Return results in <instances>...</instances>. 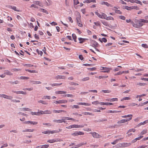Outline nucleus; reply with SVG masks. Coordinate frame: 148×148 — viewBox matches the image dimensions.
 I'll return each mask as SVG.
<instances>
[{
	"mask_svg": "<svg viewBox=\"0 0 148 148\" xmlns=\"http://www.w3.org/2000/svg\"><path fill=\"white\" fill-rule=\"evenodd\" d=\"M148 123V120H147L145 121H144L143 122H141V123H140L137 125V126L138 127H139L141 125H144L145 124L147 123Z\"/></svg>",
	"mask_w": 148,
	"mask_h": 148,
	"instance_id": "obj_16",
	"label": "nucleus"
},
{
	"mask_svg": "<svg viewBox=\"0 0 148 148\" xmlns=\"http://www.w3.org/2000/svg\"><path fill=\"white\" fill-rule=\"evenodd\" d=\"M86 142H85V143H80L77 145H76V147H75L74 148H78L83 145H86Z\"/></svg>",
	"mask_w": 148,
	"mask_h": 148,
	"instance_id": "obj_12",
	"label": "nucleus"
},
{
	"mask_svg": "<svg viewBox=\"0 0 148 148\" xmlns=\"http://www.w3.org/2000/svg\"><path fill=\"white\" fill-rule=\"evenodd\" d=\"M31 82H32L33 84H41V82L40 81H30Z\"/></svg>",
	"mask_w": 148,
	"mask_h": 148,
	"instance_id": "obj_15",
	"label": "nucleus"
},
{
	"mask_svg": "<svg viewBox=\"0 0 148 148\" xmlns=\"http://www.w3.org/2000/svg\"><path fill=\"white\" fill-rule=\"evenodd\" d=\"M114 9H113V10L115 11L116 13L120 14H122V12H121L120 10H118L117 8H116V7H114Z\"/></svg>",
	"mask_w": 148,
	"mask_h": 148,
	"instance_id": "obj_7",
	"label": "nucleus"
},
{
	"mask_svg": "<svg viewBox=\"0 0 148 148\" xmlns=\"http://www.w3.org/2000/svg\"><path fill=\"white\" fill-rule=\"evenodd\" d=\"M126 122L125 121V119H122L120 121H118L117 123L118 124L119 123H123Z\"/></svg>",
	"mask_w": 148,
	"mask_h": 148,
	"instance_id": "obj_35",
	"label": "nucleus"
},
{
	"mask_svg": "<svg viewBox=\"0 0 148 148\" xmlns=\"http://www.w3.org/2000/svg\"><path fill=\"white\" fill-rule=\"evenodd\" d=\"M68 118V117H63L62 119H61L62 122H64V123H65L66 122V121H65V120H67V119L66 118Z\"/></svg>",
	"mask_w": 148,
	"mask_h": 148,
	"instance_id": "obj_49",
	"label": "nucleus"
},
{
	"mask_svg": "<svg viewBox=\"0 0 148 148\" xmlns=\"http://www.w3.org/2000/svg\"><path fill=\"white\" fill-rule=\"evenodd\" d=\"M134 21L135 24L138 26L137 27H136V28H138L139 27L142 26L143 25V23L141 22V19L138 20L136 19H134Z\"/></svg>",
	"mask_w": 148,
	"mask_h": 148,
	"instance_id": "obj_1",
	"label": "nucleus"
},
{
	"mask_svg": "<svg viewBox=\"0 0 148 148\" xmlns=\"http://www.w3.org/2000/svg\"><path fill=\"white\" fill-rule=\"evenodd\" d=\"M53 122H57L58 123H62V121L61 120H61H53Z\"/></svg>",
	"mask_w": 148,
	"mask_h": 148,
	"instance_id": "obj_38",
	"label": "nucleus"
},
{
	"mask_svg": "<svg viewBox=\"0 0 148 148\" xmlns=\"http://www.w3.org/2000/svg\"><path fill=\"white\" fill-rule=\"evenodd\" d=\"M83 114L84 115H92V116L94 115V114H92V113L89 112H84Z\"/></svg>",
	"mask_w": 148,
	"mask_h": 148,
	"instance_id": "obj_31",
	"label": "nucleus"
},
{
	"mask_svg": "<svg viewBox=\"0 0 148 148\" xmlns=\"http://www.w3.org/2000/svg\"><path fill=\"white\" fill-rule=\"evenodd\" d=\"M92 104L95 105L99 104H100V102L98 101H96L92 102Z\"/></svg>",
	"mask_w": 148,
	"mask_h": 148,
	"instance_id": "obj_39",
	"label": "nucleus"
},
{
	"mask_svg": "<svg viewBox=\"0 0 148 148\" xmlns=\"http://www.w3.org/2000/svg\"><path fill=\"white\" fill-rule=\"evenodd\" d=\"M125 8L127 10H131V7H129L127 6H125Z\"/></svg>",
	"mask_w": 148,
	"mask_h": 148,
	"instance_id": "obj_58",
	"label": "nucleus"
},
{
	"mask_svg": "<svg viewBox=\"0 0 148 148\" xmlns=\"http://www.w3.org/2000/svg\"><path fill=\"white\" fill-rule=\"evenodd\" d=\"M34 130V129H28L25 130H23V132H33Z\"/></svg>",
	"mask_w": 148,
	"mask_h": 148,
	"instance_id": "obj_19",
	"label": "nucleus"
},
{
	"mask_svg": "<svg viewBox=\"0 0 148 148\" xmlns=\"http://www.w3.org/2000/svg\"><path fill=\"white\" fill-rule=\"evenodd\" d=\"M84 127V126L83 125H75V128H80V127Z\"/></svg>",
	"mask_w": 148,
	"mask_h": 148,
	"instance_id": "obj_52",
	"label": "nucleus"
},
{
	"mask_svg": "<svg viewBox=\"0 0 148 148\" xmlns=\"http://www.w3.org/2000/svg\"><path fill=\"white\" fill-rule=\"evenodd\" d=\"M95 14L98 16V17H99V18H102V14H100L98 12H95Z\"/></svg>",
	"mask_w": 148,
	"mask_h": 148,
	"instance_id": "obj_30",
	"label": "nucleus"
},
{
	"mask_svg": "<svg viewBox=\"0 0 148 148\" xmlns=\"http://www.w3.org/2000/svg\"><path fill=\"white\" fill-rule=\"evenodd\" d=\"M88 3L91 2L96 3V1L95 0H88Z\"/></svg>",
	"mask_w": 148,
	"mask_h": 148,
	"instance_id": "obj_62",
	"label": "nucleus"
},
{
	"mask_svg": "<svg viewBox=\"0 0 148 148\" xmlns=\"http://www.w3.org/2000/svg\"><path fill=\"white\" fill-rule=\"evenodd\" d=\"M20 79H29V77H26L21 76L20 77Z\"/></svg>",
	"mask_w": 148,
	"mask_h": 148,
	"instance_id": "obj_42",
	"label": "nucleus"
},
{
	"mask_svg": "<svg viewBox=\"0 0 148 148\" xmlns=\"http://www.w3.org/2000/svg\"><path fill=\"white\" fill-rule=\"evenodd\" d=\"M40 11L41 12L45 13L47 14H48V12L47 11L44 9L40 8Z\"/></svg>",
	"mask_w": 148,
	"mask_h": 148,
	"instance_id": "obj_23",
	"label": "nucleus"
},
{
	"mask_svg": "<svg viewBox=\"0 0 148 148\" xmlns=\"http://www.w3.org/2000/svg\"><path fill=\"white\" fill-rule=\"evenodd\" d=\"M20 70V69H13L12 70V71H17Z\"/></svg>",
	"mask_w": 148,
	"mask_h": 148,
	"instance_id": "obj_57",
	"label": "nucleus"
},
{
	"mask_svg": "<svg viewBox=\"0 0 148 148\" xmlns=\"http://www.w3.org/2000/svg\"><path fill=\"white\" fill-rule=\"evenodd\" d=\"M101 13L102 14L101 15L102 17V18H104L106 19V17L107 16L106 14H105L103 12H101Z\"/></svg>",
	"mask_w": 148,
	"mask_h": 148,
	"instance_id": "obj_25",
	"label": "nucleus"
},
{
	"mask_svg": "<svg viewBox=\"0 0 148 148\" xmlns=\"http://www.w3.org/2000/svg\"><path fill=\"white\" fill-rule=\"evenodd\" d=\"M130 145V143H120L119 144V146L121 147H126L127 146H129Z\"/></svg>",
	"mask_w": 148,
	"mask_h": 148,
	"instance_id": "obj_5",
	"label": "nucleus"
},
{
	"mask_svg": "<svg viewBox=\"0 0 148 148\" xmlns=\"http://www.w3.org/2000/svg\"><path fill=\"white\" fill-rule=\"evenodd\" d=\"M147 131L146 130H143L140 133V134L141 135H143L147 133Z\"/></svg>",
	"mask_w": 148,
	"mask_h": 148,
	"instance_id": "obj_59",
	"label": "nucleus"
},
{
	"mask_svg": "<svg viewBox=\"0 0 148 148\" xmlns=\"http://www.w3.org/2000/svg\"><path fill=\"white\" fill-rule=\"evenodd\" d=\"M49 147L48 145H45L41 146V148H47Z\"/></svg>",
	"mask_w": 148,
	"mask_h": 148,
	"instance_id": "obj_41",
	"label": "nucleus"
},
{
	"mask_svg": "<svg viewBox=\"0 0 148 148\" xmlns=\"http://www.w3.org/2000/svg\"><path fill=\"white\" fill-rule=\"evenodd\" d=\"M130 23H131L132 24L133 26L134 27H135V28L137 27L138 26L136 24H135L134 23V22L133 21H132L131 20V22H130Z\"/></svg>",
	"mask_w": 148,
	"mask_h": 148,
	"instance_id": "obj_33",
	"label": "nucleus"
},
{
	"mask_svg": "<svg viewBox=\"0 0 148 148\" xmlns=\"http://www.w3.org/2000/svg\"><path fill=\"white\" fill-rule=\"evenodd\" d=\"M132 114H129L127 115H126L125 116H122L123 118H126V117H132Z\"/></svg>",
	"mask_w": 148,
	"mask_h": 148,
	"instance_id": "obj_46",
	"label": "nucleus"
},
{
	"mask_svg": "<svg viewBox=\"0 0 148 148\" xmlns=\"http://www.w3.org/2000/svg\"><path fill=\"white\" fill-rule=\"evenodd\" d=\"M81 105L87 106H90L91 105V104L88 103L82 102V105Z\"/></svg>",
	"mask_w": 148,
	"mask_h": 148,
	"instance_id": "obj_48",
	"label": "nucleus"
},
{
	"mask_svg": "<svg viewBox=\"0 0 148 148\" xmlns=\"http://www.w3.org/2000/svg\"><path fill=\"white\" fill-rule=\"evenodd\" d=\"M130 99V98L129 97H126L123 98L121 99V101H123L124 100H129Z\"/></svg>",
	"mask_w": 148,
	"mask_h": 148,
	"instance_id": "obj_40",
	"label": "nucleus"
},
{
	"mask_svg": "<svg viewBox=\"0 0 148 148\" xmlns=\"http://www.w3.org/2000/svg\"><path fill=\"white\" fill-rule=\"evenodd\" d=\"M72 108H79V106L78 105H74L72 106Z\"/></svg>",
	"mask_w": 148,
	"mask_h": 148,
	"instance_id": "obj_61",
	"label": "nucleus"
},
{
	"mask_svg": "<svg viewBox=\"0 0 148 148\" xmlns=\"http://www.w3.org/2000/svg\"><path fill=\"white\" fill-rule=\"evenodd\" d=\"M107 20H114V18L111 16H109L108 17H106V19Z\"/></svg>",
	"mask_w": 148,
	"mask_h": 148,
	"instance_id": "obj_29",
	"label": "nucleus"
},
{
	"mask_svg": "<svg viewBox=\"0 0 148 148\" xmlns=\"http://www.w3.org/2000/svg\"><path fill=\"white\" fill-rule=\"evenodd\" d=\"M84 133L80 131L75 132L74 133H72L71 135L73 136H77L78 135H83L84 134Z\"/></svg>",
	"mask_w": 148,
	"mask_h": 148,
	"instance_id": "obj_4",
	"label": "nucleus"
},
{
	"mask_svg": "<svg viewBox=\"0 0 148 148\" xmlns=\"http://www.w3.org/2000/svg\"><path fill=\"white\" fill-rule=\"evenodd\" d=\"M142 46L145 48H148V46L146 44H143L142 45Z\"/></svg>",
	"mask_w": 148,
	"mask_h": 148,
	"instance_id": "obj_54",
	"label": "nucleus"
},
{
	"mask_svg": "<svg viewBox=\"0 0 148 148\" xmlns=\"http://www.w3.org/2000/svg\"><path fill=\"white\" fill-rule=\"evenodd\" d=\"M90 134L94 138H99L101 137V135L95 132H91Z\"/></svg>",
	"mask_w": 148,
	"mask_h": 148,
	"instance_id": "obj_2",
	"label": "nucleus"
},
{
	"mask_svg": "<svg viewBox=\"0 0 148 148\" xmlns=\"http://www.w3.org/2000/svg\"><path fill=\"white\" fill-rule=\"evenodd\" d=\"M75 1H75L74 2V5H76L79 3V2L78 0H76Z\"/></svg>",
	"mask_w": 148,
	"mask_h": 148,
	"instance_id": "obj_64",
	"label": "nucleus"
},
{
	"mask_svg": "<svg viewBox=\"0 0 148 148\" xmlns=\"http://www.w3.org/2000/svg\"><path fill=\"white\" fill-rule=\"evenodd\" d=\"M17 94H21L23 95H25L26 94V92H24L23 91H17Z\"/></svg>",
	"mask_w": 148,
	"mask_h": 148,
	"instance_id": "obj_36",
	"label": "nucleus"
},
{
	"mask_svg": "<svg viewBox=\"0 0 148 148\" xmlns=\"http://www.w3.org/2000/svg\"><path fill=\"white\" fill-rule=\"evenodd\" d=\"M91 43L95 47H97L99 45L98 43L95 40H92L91 42Z\"/></svg>",
	"mask_w": 148,
	"mask_h": 148,
	"instance_id": "obj_10",
	"label": "nucleus"
},
{
	"mask_svg": "<svg viewBox=\"0 0 148 148\" xmlns=\"http://www.w3.org/2000/svg\"><path fill=\"white\" fill-rule=\"evenodd\" d=\"M102 91L105 93H109L110 92V91L109 90H102Z\"/></svg>",
	"mask_w": 148,
	"mask_h": 148,
	"instance_id": "obj_60",
	"label": "nucleus"
},
{
	"mask_svg": "<svg viewBox=\"0 0 148 148\" xmlns=\"http://www.w3.org/2000/svg\"><path fill=\"white\" fill-rule=\"evenodd\" d=\"M62 131V129H59L58 130H53V131H50V134H54V133H59L60 132H61Z\"/></svg>",
	"mask_w": 148,
	"mask_h": 148,
	"instance_id": "obj_6",
	"label": "nucleus"
},
{
	"mask_svg": "<svg viewBox=\"0 0 148 148\" xmlns=\"http://www.w3.org/2000/svg\"><path fill=\"white\" fill-rule=\"evenodd\" d=\"M145 84H146L145 83H140V82L138 83L137 84V85L140 86H144V85H145Z\"/></svg>",
	"mask_w": 148,
	"mask_h": 148,
	"instance_id": "obj_44",
	"label": "nucleus"
},
{
	"mask_svg": "<svg viewBox=\"0 0 148 148\" xmlns=\"http://www.w3.org/2000/svg\"><path fill=\"white\" fill-rule=\"evenodd\" d=\"M72 36L74 41L76 42H77L76 40L77 37L75 34H72Z\"/></svg>",
	"mask_w": 148,
	"mask_h": 148,
	"instance_id": "obj_24",
	"label": "nucleus"
},
{
	"mask_svg": "<svg viewBox=\"0 0 148 148\" xmlns=\"http://www.w3.org/2000/svg\"><path fill=\"white\" fill-rule=\"evenodd\" d=\"M89 77H86L83 78L82 79V80L83 81H85L89 80Z\"/></svg>",
	"mask_w": 148,
	"mask_h": 148,
	"instance_id": "obj_43",
	"label": "nucleus"
},
{
	"mask_svg": "<svg viewBox=\"0 0 148 148\" xmlns=\"http://www.w3.org/2000/svg\"><path fill=\"white\" fill-rule=\"evenodd\" d=\"M9 82L12 85H14V84H17L19 83V82L18 80H16L14 82L10 81Z\"/></svg>",
	"mask_w": 148,
	"mask_h": 148,
	"instance_id": "obj_22",
	"label": "nucleus"
},
{
	"mask_svg": "<svg viewBox=\"0 0 148 148\" xmlns=\"http://www.w3.org/2000/svg\"><path fill=\"white\" fill-rule=\"evenodd\" d=\"M135 3H138L140 4L141 5H142V3L139 0H134Z\"/></svg>",
	"mask_w": 148,
	"mask_h": 148,
	"instance_id": "obj_45",
	"label": "nucleus"
},
{
	"mask_svg": "<svg viewBox=\"0 0 148 148\" xmlns=\"http://www.w3.org/2000/svg\"><path fill=\"white\" fill-rule=\"evenodd\" d=\"M118 99L117 98H113L112 99H106V100L110 102L114 101H117Z\"/></svg>",
	"mask_w": 148,
	"mask_h": 148,
	"instance_id": "obj_9",
	"label": "nucleus"
},
{
	"mask_svg": "<svg viewBox=\"0 0 148 148\" xmlns=\"http://www.w3.org/2000/svg\"><path fill=\"white\" fill-rule=\"evenodd\" d=\"M25 71H28L31 73H36V71L35 70H30L28 69H25Z\"/></svg>",
	"mask_w": 148,
	"mask_h": 148,
	"instance_id": "obj_34",
	"label": "nucleus"
},
{
	"mask_svg": "<svg viewBox=\"0 0 148 148\" xmlns=\"http://www.w3.org/2000/svg\"><path fill=\"white\" fill-rule=\"evenodd\" d=\"M4 74L10 75H12V73L10 71L8 70L5 71V72L4 73Z\"/></svg>",
	"mask_w": 148,
	"mask_h": 148,
	"instance_id": "obj_20",
	"label": "nucleus"
},
{
	"mask_svg": "<svg viewBox=\"0 0 148 148\" xmlns=\"http://www.w3.org/2000/svg\"><path fill=\"white\" fill-rule=\"evenodd\" d=\"M108 76L106 75H103V76H100L99 77V79H101L102 78H106L108 77Z\"/></svg>",
	"mask_w": 148,
	"mask_h": 148,
	"instance_id": "obj_37",
	"label": "nucleus"
},
{
	"mask_svg": "<svg viewBox=\"0 0 148 148\" xmlns=\"http://www.w3.org/2000/svg\"><path fill=\"white\" fill-rule=\"evenodd\" d=\"M78 40L80 41L79 42L80 43H82L85 40H87V39L81 38H78Z\"/></svg>",
	"mask_w": 148,
	"mask_h": 148,
	"instance_id": "obj_11",
	"label": "nucleus"
},
{
	"mask_svg": "<svg viewBox=\"0 0 148 148\" xmlns=\"http://www.w3.org/2000/svg\"><path fill=\"white\" fill-rule=\"evenodd\" d=\"M66 91H56V94H66Z\"/></svg>",
	"mask_w": 148,
	"mask_h": 148,
	"instance_id": "obj_18",
	"label": "nucleus"
},
{
	"mask_svg": "<svg viewBox=\"0 0 148 148\" xmlns=\"http://www.w3.org/2000/svg\"><path fill=\"white\" fill-rule=\"evenodd\" d=\"M51 113V112L50 110L44 111V114H50Z\"/></svg>",
	"mask_w": 148,
	"mask_h": 148,
	"instance_id": "obj_26",
	"label": "nucleus"
},
{
	"mask_svg": "<svg viewBox=\"0 0 148 148\" xmlns=\"http://www.w3.org/2000/svg\"><path fill=\"white\" fill-rule=\"evenodd\" d=\"M62 83L60 84L55 83L53 84H51L50 85L52 86H59L61 85H62Z\"/></svg>",
	"mask_w": 148,
	"mask_h": 148,
	"instance_id": "obj_27",
	"label": "nucleus"
},
{
	"mask_svg": "<svg viewBox=\"0 0 148 148\" xmlns=\"http://www.w3.org/2000/svg\"><path fill=\"white\" fill-rule=\"evenodd\" d=\"M67 102V100H61L59 101H56L54 102L55 103H66Z\"/></svg>",
	"mask_w": 148,
	"mask_h": 148,
	"instance_id": "obj_3",
	"label": "nucleus"
},
{
	"mask_svg": "<svg viewBox=\"0 0 148 148\" xmlns=\"http://www.w3.org/2000/svg\"><path fill=\"white\" fill-rule=\"evenodd\" d=\"M69 84H70L71 85H72L76 86V85H78V84H77V83H76L73 82H70L69 83Z\"/></svg>",
	"mask_w": 148,
	"mask_h": 148,
	"instance_id": "obj_50",
	"label": "nucleus"
},
{
	"mask_svg": "<svg viewBox=\"0 0 148 148\" xmlns=\"http://www.w3.org/2000/svg\"><path fill=\"white\" fill-rule=\"evenodd\" d=\"M147 103H148V101H146L145 102H144V103H142L141 105H138V106H143L147 104Z\"/></svg>",
	"mask_w": 148,
	"mask_h": 148,
	"instance_id": "obj_53",
	"label": "nucleus"
},
{
	"mask_svg": "<svg viewBox=\"0 0 148 148\" xmlns=\"http://www.w3.org/2000/svg\"><path fill=\"white\" fill-rule=\"evenodd\" d=\"M58 141V139H51L48 140L47 142L50 143H52L55 142H56Z\"/></svg>",
	"mask_w": 148,
	"mask_h": 148,
	"instance_id": "obj_17",
	"label": "nucleus"
},
{
	"mask_svg": "<svg viewBox=\"0 0 148 148\" xmlns=\"http://www.w3.org/2000/svg\"><path fill=\"white\" fill-rule=\"evenodd\" d=\"M12 9L13 10L15 11L18 12L20 11L16 10V8L15 6H13V7H12Z\"/></svg>",
	"mask_w": 148,
	"mask_h": 148,
	"instance_id": "obj_55",
	"label": "nucleus"
},
{
	"mask_svg": "<svg viewBox=\"0 0 148 148\" xmlns=\"http://www.w3.org/2000/svg\"><path fill=\"white\" fill-rule=\"evenodd\" d=\"M101 21L104 25L108 27L109 26V24L107 22L103 20H101Z\"/></svg>",
	"mask_w": 148,
	"mask_h": 148,
	"instance_id": "obj_13",
	"label": "nucleus"
},
{
	"mask_svg": "<svg viewBox=\"0 0 148 148\" xmlns=\"http://www.w3.org/2000/svg\"><path fill=\"white\" fill-rule=\"evenodd\" d=\"M42 133L45 134H50V130H47L42 132Z\"/></svg>",
	"mask_w": 148,
	"mask_h": 148,
	"instance_id": "obj_47",
	"label": "nucleus"
},
{
	"mask_svg": "<svg viewBox=\"0 0 148 148\" xmlns=\"http://www.w3.org/2000/svg\"><path fill=\"white\" fill-rule=\"evenodd\" d=\"M38 102L39 103H41L43 104L47 105V103L45 101L43 100H39L38 101Z\"/></svg>",
	"mask_w": 148,
	"mask_h": 148,
	"instance_id": "obj_28",
	"label": "nucleus"
},
{
	"mask_svg": "<svg viewBox=\"0 0 148 148\" xmlns=\"http://www.w3.org/2000/svg\"><path fill=\"white\" fill-rule=\"evenodd\" d=\"M36 51L37 53L39 55L40 54L41 56L43 54V52L42 51H40L38 49H37Z\"/></svg>",
	"mask_w": 148,
	"mask_h": 148,
	"instance_id": "obj_32",
	"label": "nucleus"
},
{
	"mask_svg": "<svg viewBox=\"0 0 148 148\" xmlns=\"http://www.w3.org/2000/svg\"><path fill=\"white\" fill-rule=\"evenodd\" d=\"M53 112L54 113H60L62 112H66V111L63 110H53Z\"/></svg>",
	"mask_w": 148,
	"mask_h": 148,
	"instance_id": "obj_21",
	"label": "nucleus"
},
{
	"mask_svg": "<svg viewBox=\"0 0 148 148\" xmlns=\"http://www.w3.org/2000/svg\"><path fill=\"white\" fill-rule=\"evenodd\" d=\"M121 112V111H116V110H114V111H112V110H108L107 111V113H118V112Z\"/></svg>",
	"mask_w": 148,
	"mask_h": 148,
	"instance_id": "obj_14",
	"label": "nucleus"
},
{
	"mask_svg": "<svg viewBox=\"0 0 148 148\" xmlns=\"http://www.w3.org/2000/svg\"><path fill=\"white\" fill-rule=\"evenodd\" d=\"M111 69V68L105 67V68L104 69V71H101V72L103 73H108L109 72V71Z\"/></svg>",
	"mask_w": 148,
	"mask_h": 148,
	"instance_id": "obj_8",
	"label": "nucleus"
},
{
	"mask_svg": "<svg viewBox=\"0 0 148 148\" xmlns=\"http://www.w3.org/2000/svg\"><path fill=\"white\" fill-rule=\"evenodd\" d=\"M119 17L120 19L125 20V17L123 16H119Z\"/></svg>",
	"mask_w": 148,
	"mask_h": 148,
	"instance_id": "obj_63",
	"label": "nucleus"
},
{
	"mask_svg": "<svg viewBox=\"0 0 148 148\" xmlns=\"http://www.w3.org/2000/svg\"><path fill=\"white\" fill-rule=\"evenodd\" d=\"M12 97L7 95L6 99H8L11 100L12 99Z\"/></svg>",
	"mask_w": 148,
	"mask_h": 148,
	"instance_id": "obj_56",
	"label": "nucleus"
},
{
	"mask_svg": "<svg viewBox=\"0 0 148 148\" xmlns=\"http://www.w3.org/2000/svg\"><path fill=\"white\" fill-rule=\"evenodd\" d=\"M141 21L142 23H148V21L147 20H145L144 19H141Z\"/></svg>",
	"mask_w": 148,
	"mask_h": 148,
	"instance_id": "obj_51",
	"label": "nucleus"
}]
</instances>
